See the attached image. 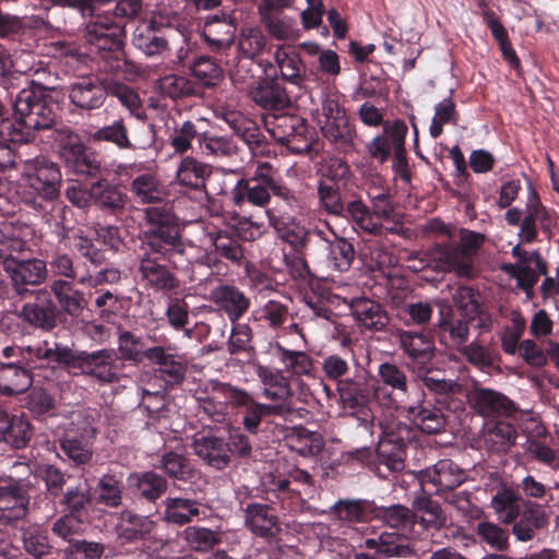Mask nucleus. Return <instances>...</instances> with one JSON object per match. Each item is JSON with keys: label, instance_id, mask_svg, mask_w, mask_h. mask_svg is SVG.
<instances>
[{"label": "nucleus", "instance_id": "nucleus-6", "mask_svg": "<svg viewBox=\"0 0 559 559\" xmlns=\"http://www.w3.org/2000/svg\"><path fill=\"white\" fill-rule=\"evenodd\" d=\"M85 41L102 55L103 70L107 73H124L133 64L124 53V25L108 15H96L86 24Z\"/></svg>", "mask_w": 559, "mask_h": 559}, {"label": "nucleus", "instance_id": "nucleus-63", "mask_svg": "<svg viewBox=\"0 0 559 559\" xmlns=\"http://www.w3.org/2000/svg\"><path fill=\"white\" fill-rule=\"evenodd\" d=\"M159 467L168 477L182 481H188L195 475L190 460L185 454L174 451L165 452L162 455Z\"/></svg>", "mask_w": 559, "mask_h": 559}, {"label": "nucleus", "instance_id": "nucleus-12", "mask_svg": "<svg viewBox=\"0 0 559 559\" xmlns=\"http://www.w3.org/2000/svg\"><path fill=\"white\" fill-rule=\"evenodd\" d=\"M219 392L228 400L234 408L239 409L242 415V425L247 432L258 435L261 430V424L266 418L282 417L285 408L282 405H271L258 402L254 396L238 386L227 383H219L217 385Z\"/></svg>", "mask_w": 559, "mask_h": 559}, {"label": "nucleus", "instance_id": "nucleus-33", "mask_svg": "<svg viewBox=\"0 0 559 559\" xmlns=\"http://www.w3.org/2000/svg\"><path fill=\"white\" fill-rule=\"evenodd\" d=\"M127 483L136 498L151 503H155L168 489L167 479L155 471L131 473Z\"/></svg>", "mask_w": 559, "mask_h": 559}, {"label": "nucleus", "instance_id": "nucleus-8", "mask_svg": "<svg viewBox=\"0 0 559 559\" xmlns=\"http://www.w3.org/2000/svg\"><path fill=\"white\" fill-rule=\"evenodd\" d=\"M180 14L175 10L157 7L151 19L136 26L132 36L133 46L146 57H162L169 51L167 33L179 27Z\"/></svg>", "mask_w": 559, "mask_h": 559}, {"label": "nucleus", "instance_id": "nucleus-26", "mask_svg": "<svg viewBox=\"0 0 559 559\" xmlns=\"http://www.w3.org/2000/svg\"><path fill=\"white\" fill-rule=\"evenodd\" d=\"M245 525L257 537L266 542L277 538L281 522L276 510L266 503L248 502L243 508Z\"/></svg>", "mask_w": 559, "mask_h": 559}, {"label": "nucleus", "instance_id": "nucleus-40", "mask_svg": "<svg viewBox=\"0 0 559 559\" xmlns=\"http://www.w3.org/2000/svg\"><path fill=\"white\" fill-rule=\"evenodd\" d=\"M525 499L516 489L501 484L491 496L490 506L504 524H512L521 514Z\"/></svg>", "mask_w": 559, "mask_h": 559}, {"label": "nucleus", "instance_id": "nucleus-42", "mask_svg": "<svg viewBox=\"0 0 559 559\" xmlns=\"http://www.w3.org/2000/svg\"><path fill=\"white\" fill-rule=\"evenodd\" d=\"M397 130L403 133V140L406 139L408 127L401 120L386 122L383 127V132L376 135L368 144L367 152L369 156L377 160L379 164H384L389 160L392 152H395V144L393 142V132Z\"/></svg>", "mask_w": 559, "mask_h": 559}, {"label": "nucleus", "instance_id": "nucleus-24", "mask_svg": "<svg viewBox=\"0 0 559 559\" xmlns=\"http://www.w3.org/2000/svg\"><path fill=\"white\" fill-rule=\"evenodd\" d=\"M255 374L262 384V396L270 400L272 402L270 403L271 405H282L285 408L284 415L286 417L292 415L290 400L293 390L289 378L284 376L281 370L271 369L263 365L257 366Z\"/></svg>", "mask_w": 559, "mask_h": 559}, {"label": "nucleus", "instance_id": "nucleus-37", "mask_svg": "<svg viewBox=\"0 0 559 559\" xmlns=\"http://www.w3.org/2000/svg\"><path fill=\"white\" fill-rule=\"evenodd\" d=\"M156 523L147 515H140L131 510L120 513L115 531L122 543H135L147 539L155 530Z\"/></svg>", "mask_w": 559, "mask_h": 559}, {"label": "nucleus", "instance_id": "nucleus-47", "mask_svg": "<svg viewBox=\"0 0 559 559\" xmlns=\"http://www.w3.org/2000/svg\"><path fill=\"white\" fill-rule=\"evenodd\" d=\"M323 235L324 231L318 227L306 229L298 224H290L284 228L282 238L293 247L295 253L314 257L313 248H317L318 240H322Z\"/></svg>", "mask_w": 559, "mask_h": 559}, {"label": "nucleus", "instance_id": "nucleus-53", "mask_svg": "<svg viewBox=\"0 0 559 559\" xmlns=\"http://www.w3.org/2000/svg\"><path fill=\"white\" fill-rule=\"evenodd\" d=\"M211 173L212 168L210 165L194 157L187 156L181 160L177 169V179L181 186L201 190L205 187L206 179Z\"/></svg>", "mask_w": 559, "mask_h": 559}, {"label": "nucleus", "instance_id": "nucleus-2", "mask_svg": "<svg viewBox=\"0 0 559 559\" xmlns=\"http://www.w3.org/2000/svg\"><path fill=\"white\" fill-rule=\"evenodd\" d=\"M58 104L50 93L39 85L20 91L13 103L15 120H2L0 136L12 143H27L35 139V132L57 130Z\"/></svg>", "mask_w": 559, "mask_h": 559}, {"label": "nucleus", "instance_id": "nucleus-46", "mask_svg": "<svg viewBox=\"0 0 559 559\" xmlns=\"http://www.w3.org/2000/svg\"><path fill=\"white\" fill-rule=\"evenodd\" d=\"M376 503L365 499H340L331 507V512L340 520L361 523L374 519Z\"/></svg>", "mask_w": 559, "mask_h": 559}, {"label": "nucleus", "instance_id": "nucleus-29", "mask_svg": "<svg viewBox=\"0 0 559 559\" xmlns=\"http://www.w3.org/2000/svg\"><path fill=\"white\" fill-rule=\"evenodd\" d=\"M349 308L355 321L364 330L383 332L391 321L385 306L367 297L353 298Z\"/></svg>", "mask_w": 559, "mask_h": 559}, {"label": "nucleus", "instance_id": "nucleus-60", "mask_svg": "<svg viewBox=\"0 0 559 559\" xmlns=\"http://www.w3.org/2000/svg\"><path fill=\"white\" fill-rule=\"evenodd\" d=\"M318 181L347 188L354 179L348 163L342 157H330L319 171Z\"/></svg>", "mask_w": 559, "mask_h": 559}, {"label": "nucleus", "instance_id": "nucleus-61", "mask_svg": "<svg viewBox=\"0 0 559 559\" xmlns=\"http://www.w3.org/2000/svg\"><path fill=\"white\" fill-rule=\"evenodd\" d=\"M321 365L324 377L334 382L336 388L354 374V368H359L353 356L345 358L337 354L324 357Z\"/></svg>", "mask_w": 559, "mask_h": 559}, {"label": "nucleus", "instance_id": "nucleus-10", "mask_svg": "<svg viewBox=\"0 0 559 559\" xmlns=\"http://www.w3.org/2000/svg\"><path fill=\"white\" fill-rule=\"evenodd\" d=\"M34 487L31 477L0 474V525L19 527L24 524Z\"/></svg>", "mask_w": 559, "mask_h": 559}, {"label": "nucleus", "instance_id": "nucleus-22", "mask_svg": "<svg viewBox=\"0 0 559 559\" xmlns=\"http://www.w3.org/2000/svg\"><path fill=\"white\" fill-rule=\"evenodd\" d=\"M429 261L433 270L442 273H455L459 277L474 276V264L467 262L456 242L433 243L429 250Z\"/></svg>", "mask_w": 559, "mask_h": 559}, {"label": "nucleus", "instance_id": "nucleus-34", "mask_svg": "<svg viewBox=\"0 0 559 559\" xmlns=\"http://www.w3.org/2000/svg\"><path fill=\"white\" fill-rule=\"evenodd\" d=\"M211 299L233 323L242 318L251 305L250 299L243 292L234 285L226 284L214 288L211 294Z\"/></svg>", "mask_w": 559, "mask_h": 559}, {"label": "nucleus", "instance_id": "nucleus-20", "mask_svg": "<svg viewBox=\"0 0 559 559\" xmlns=\"http://www.w3.org/2000/svg\"><path fill=\"white\" fill-rule=\"evenodd\" d=\"M448 409L433 402L429 395H424L415 405L406 408L411 424L426 435L442 432L448 424Z\"/></svg>", "mask_w": 559, "mask_h": 559}, {"label": "nucleus", "instance_id": "nucleus-52", "mask_svg": "<svg viewBox=\"0 0 559 559\" xmlns=\"http://www.w3.org/2000/svg\"><path fill=\"white\" fill-rule=\"evenodd\" d=\"M374 519L396 530L397 533L409 534L416 526V515L414 511L402 504H393L390 507L376 506Z\"/></svg>", "mask_w": 559, "mask_h": 559}, {"label": "nucleus", "instance_id": "nucleus-51", "mask_svg": "<svg viewBox=\"0 0 559 559\" xmlns=\"http://www.w3.org/2000/svg\"><path fill=\"white\" fill-rule=\"evenodd\" d=\"M378 377L380 388H390L389 392L393 397H404L408 394L409 381L406 370L403 366L394 361H383L378 366Z\"/></svg>", "mask_w": 559, "mask_h": 559}, {"label": "nucleus", "instance_id": "nucleus-3", "mask_svg": "<svg viewBox=\"0 0 559 559\" xmlns=\"http://www.w3.org/2000/svg\"><path fill=\"white\" fill-rule=\"evenodd\" d=\"M25 242L19 238L0 241V263L5 272L15 297L26 299L36 292L48 277L46 261L25 258Z\"/></svg>", "mask_w": 559, "mask_h": 559}, {"label": "nucleus", "instance_id": "nucleus-16", "mask_svg": "<svg viewBox=\"0 0 559 559\" xmlns=\"http://www.w3.org/2000/svg\"><path fill=\"white\" fill-rule=\"evenodd\" d=\"M263 76L253 80L248 87V96L260 108L282 111L290 107L292 100L286 88L277 78L275 67L267 62L263 69Z\"/></svg>", "mask_w": 559, "mask_h": 559}, {"label": "nucleus", "instance_id": "nucleus-4", "mask_svg": "<svg viewBox=\"0 0 559 559\" xmlns=\"http://www.w3.org/2000/svg\"><path fill=\"white\" fill-rule=\"evenodd\" d=\"M21 199L34 210H44L46 202H53L61 194L60 167L45 155L21 162Z\"/></svg>", "mask_w": 559, "mask_h": 559}, {"label": "nucleus", "instance_id": "nucleus-11", "mask_svg": "<svg viewBox=\"0 0 559 559\" xmlns=\"http://www.w3.org/2000/svg\"><path fill=\"white\" fill-rule=\"evenodd\" d=\"M412 373L423 384L421 396L429 395L433 402L443 405L449 413L457 417L465 412V395L462 393L461 385L445 379L442 370L433 368L432 364H427Z\"/></svg>", "mask_w": 559, "mask_h": 559}, {"label": "nucleus", "instance_id": "nucleus-14", "mask_svg": "<svg viewBox=\"0 0 559 559\" xmlns=\"http://www.w3.org/2000/svg\"><path fill=\"white\" fill-rule=\"evenodd\" d=\"M408 425L397 421L388 425L382 433L374 454L379 471L384 467L388 474L402 472L405 467L406 448L412 440Z\"/></svg>", "mask_w": 559, "mask_h": 559}, {"label": "nucleus", "instance_id": "nucleus-36", "mask_svg": "<svg viewBox=\"0 0 559 559\" xmlns=\"http://www.w3.org/2000/svg\"><path fill=\"white\" fill-rule=\"evenodd\" d=\"M194 453L209 466L222 471L229 466L230 457L226 439L207 435L194 438L192 442Z\"/></svg>", "mask_w": 559, "mask_h": 559}, {"label": "nucleus", "instance_id": "nucleus-54", "mask_svg": "<svg viewBox=\"0 0 559 559\" xmlns=\"http://www.w3.org/2000/svg\"><path fill=\"white\" fill-rule=\"evenodd\" d=\"M275 61L280 68L283 80L301 86L306 76V66L300 55L295 49H277L275 52Z\"/></svg>", "mask_w": 559, "mask_h": 559}, {"label": "nucleus", "instance_id": "nucleus-38", "mask_svg": "<svg viewBox=\"0 0 559 559\" xmlns=\"http://www.w3.org/2000/svg\"><path fill=\"white\" fill-rule=\"evenodd\" d=\"M484 445L490 453H508L515 444L518 429L507 419L486 423L483 430Z\"/></svg>", "mask_w": 559, "mask_h": 559}, {"label": "nucleus", "instance_id": "nucleus-62", "mask_svg": "<svg viewBox=\"0 0 559 559\" xmlns=\"http://www.w3.org/2000/svg\"><path fill=\"white\" fill-rule=\"evenodd\" d=\"M262 24L276 39L285 40L297 35L295 21L281 11L259 12Z\"/></svg>", "mask_w": 559, "mask_h": 559}, {"label": "nucleus", "instance_id": "nucleus-25", "mask_svg": "<svg viewBox=\"0 0 559 559\" xmlns=\"http://www.w3.org/2000/svg\"><path fill=\"white\" fill-rule=\"evenodd\" d=\"M236 32V19L231 14L219 12L205 17L202 37L211 51L219 52L233 46Z\"/></svg>", "mask_w": 559, "mask_h": 559}, {"label": "nucleus", "instance_id": "nucleus-59", "mask_svg": "<svg viewBox=\"0 0 559 559\" xmlns=\"http://www.w3.org/2000/svg\"><path fill=\"white\" fill-rule=\"evenodd\" d=\"M227 349L230 355L242 357L243 362H250L255 356L252 345V330L248 324L234 323L230 336L227 341Z\"/></svg>", "mask_w": 559, "mask_h": 559}, {"label": "nucleus", "instance_id": "nucleus-57", "mask_svg": "<svg viewBox=\"0 0 559 559\" xmlns=\"http://www.w3.org/2000/svg\"><path fill=\"white\" fill-rule=\"evenodd\" d=\"M286 442L293 451L305 457L319 454L324 447L321 435L305 427L294 428L286 437Z\"/></svg>", "mask_w": 559, "mask_h": 559}, {"label": "nucleus", "instance_id": "nucleus-21", "mask_svg": "<svg viewBox=\"0 0 559 559\" xmlns=\"http://www.w3.org/2000/svg\"><path fill=\"white\" fill-rule=\"evenodd\" d=\"M467 479L466 472L452 460H440L432 467L419 473L421 486L431 485L432 493L443 495L453 491Z\"/></svg>", "mask_w": 559, "mask_h": 559}, {"label": "nucleus", "instance_id": "nucleus-13", "mask_svg": "<svg viewBox=\"0 0 559 559\" xmlns=\"http://www.w3.org/2000/svg\"><path fill=\"white\" fill-rule=\"evenodd\" d=\"M263 123L274 141L286 145L292 152L302 153L310 148L308 124L302 117L284 110L273 111L263 116Z\"/></svg>", "mask_w": 559, "mask_h": 559}, {"label": "nucleus", "instance_id": "nucleus-55", "mask_svg": "<svg viewBox=\"0 0 559 559\" xmlns=\"http://www.w3.org/2000/svg\"><path fill=\"white\" fill-rule=\"evenodd\" d=\"M200 514V503L197 500L181 497H168L165 500L164 518L168 523L185 525Z\"/></svg>", "mask_w": 559, "mask_h": 559}, {"label": "nucleus", "instance_id": "nucleus-64", "mask_svg": "<svg viewBox=\"0 0 559 559\" xmlns=\"http://www.w3.org/2000/svg\"><path fill=\"white\" fill-rule=\"evenodd\" d=\"M159 91L164 96L177 100L199 95L200 87L186 76L170 74L159 80Z\"/></svg>", "mask_w": 559, "mask_h": 559}, {"label": "nucleus", "instance_id": "nucleus-32", "mask_svg": "<svg viewBox=\"0 0 559 559\" xmlns=\"http://www.w3.org/2000/svg\"><path fill=\"white\" fill-rule=\"evenodd\" d=\"M96 429L85 427L82 431H67L59 440L60 450L75 465L87 464L93 456L92 440Z\"/></svg>", "mask_w": 559, "mask_h": 559}, {"label": "nucleus", "instance_id": "nucleus-31", "mask_svg": "<svg viewBox=\"0 0 559 559\" xmlns=\"http://www.w3.org/2000/svg\"><path fill=\"white\" fill-rule=\"evenodd\" d=\"M468 400L474 409L484 417H510L516 412L513 401L491 389H477Z\"/></svg>", "mask_w": 559, "mask_h": 559}, {"label": "nucleus", "instance_id": "nucleus-43", "mask_svg": "<svg viewBox=\"0 0 559 559\" xmlns=\"http://www.w3.org/2000/svg\"><path fill=\"white\" fill-rule=\"evenodd\" d=\"M365 545L369 549H374L380 556L392 558H407L413 555L409 545L408 534L383 532L378 537L368 538Z\"/></svg>", "mask_w": 559, "mask_h": 559}, {"label": "nucleus", "instance_id": "nucleus-18", "mask_svg": "<svg viewBox=\"0 0 559 559\" xmlns=\"http://www.w3.org/2000/svg\"><path fill=\"white\" fill-rule=\"evenodd\" d=\"M271 170L272 167L264 163L258 166L253 176L238 179L230 191L234 205L241 207L249 203L253 206L265 207L270 203Z\"/></svg>", "mask_w": 559, "mask_h": 559}, {"label": "nucleus", "instance_id": "nucleus-44", "mask_svg": "<svg viewBox=\"0 0 559 559\" xmlns=\"http://www.w3.org/2000/svg\"><path fill=\"white\" fill-rule=\"evenodd\" d=\"M317 248H323L326 251V259L332 267L338 272H346L350 269L355 259L354 245L343 237L333 234V239L322 236L319 238Z\"/></svg>", "mask_w": 559, "mask_h": 559}, {"label": "nucleus", "instance_id": "nucleus-15", "mask_svg": "<svg viewBox=\"0 0 559 559\" xmlns=\"http://www.w3.org/2000/svg\"><path fill=\"white\" fill-rule=\"evenodd\" d=\"M147 361L167 386H179L186 381L189 360L176 344L166 341L148 347Z\"/></svg>", "mask_w": 559, "mask_h": 559}, {"label": "nucleus", "instance_id": "nucleus-7", "mask_svg": "<svg viewBox=\"0 0 559 559\" xmlns=\"http://www.w3.org/2000/svg\"><path fill=\"white\" fill-rule=\"evenodd\" d=\"M52 142L68 171L81 178H97L103 167L96 155L88 150L82 138L69 127L52 131Z\"/></svg>", "mask_w": 559, "mask_h": 559}, {"label": "nucleus", "instance_id": "nucleus-1", "mask_svg": "<svg viewBox=\"0 0 559 559\" xmlns=\"http://www.w3.org/2000/svg\"><path fill=\"white\" fill-rule=\"evenodd\" d=\"M146 223L141 235L138 273L143 286L168 294L180 287L176 275L177 259L186 253V242L171 206L166 204L144 210Z\"/></svg>", "mask_w": 559, "mask_h": 559}, {"label": "nucleus", "instance_id": "nucleus-50", "mask_svg": "<svg viewBox=\"0 0 559 559\" xmlns=\"http://www.w3.org/2000/svg\"><path fill=\"white\" fill-rule=\"evenodd\" d=\"M124 475L121 471H109L96 485V502L108 508H118L122 503Z\"/></svg>", "mask_w": 559, "mask_h": 559}, {"label": "nucleus", "instance_id": "nucleus-5", "mask_svg": "<svg viewBox=\"0 0 559 559\" xmlns=\"http://www.w3.org/2000/svg\"><path fill=\"white\" fill-rule=\"evenodd\" d=\"M55 364L73 376H86L102 384L118 382L124 367L114 349L73 350L59 343H56Z\"/></svg>", "mask_w": 559, "mask_h": 559}, {"label": "nucleus", "instance_id": "nucleus-35", "mask_svg": "<svg viewBox=\"0 0 559 559\" xmlns=\"http://www.w3.org/2000/svg\"><path fill=\"white\" fill-rule=\"evenodd\" d=\"M92 201L97 209L117 214L124 209L128 195L120 185L100 176L92 183Z\"/></svg>", "mask_w": 559, "mask_h": 559}, {"label": "nucleus", "instance_id": "nucleus-48", "mask_svg": "<svg viewBox=\"0 0 559 559\" xmlns=\"http://www.w3.org/2000/svg\"><path fill=\"white\" fill-rule=\"evenodd\" d=\"M21 530L22 547L26 555L33 559H43L52 552L48 532L39 524L19 525Z\"/></svg>", "mask_w": 559, "mask_h": 559}, {"label": "nucleus", "instance_id": "nucleus-30", "mask_svg": "<svg viewBox=\"0 0 559 559\" xmlns=\"http://www.w3.org/2000/svg\"><path fill=\"white\" fill-rule=\"evenodd\" d=\"M48 292L55 298L60 316L64 313L78 319L87 307L84 292L78 289L72 281L55 278L50 282Z\"/></svg>", "mask_w": 559, "mask_h": 559}, {"label": "nucleus", "instance_id": "nucleus-9", "mask_svg": "<svg viewBox=\"0 0 559 559\" xmlns=\"http://www.w3.org/2000/svg\"><path fill=\"white\" fill-rule=\"evenodd\" d=\"M344 408L359 409L367 407L372 400L388 409H397L400 401L369 379L365 369L354 368V374L336 388Z\"/></svg>", "mask_w": 559, "mask_h": 559}, {"label": "nucleus", "instance_id": "nucleus-19", "mask_svg": "<svg viewBox=\"0 0 559 559\" xmlns=\"http://www.w3.org/2000/svg\"><path fill=\"white\" fill-rule=\"evenodd\" d=\"M34 299L25 302L15 316L32 328L50 332L57 324L60 310L47 288H39L33 293Z\"/></svg>", "mask_w": 559, "mask_h": 559}, {"label": "nucleus", "instance_id": "nucleus-45", "mask_svg": "<svg viewBox=\"0 0 559 559\" xmlns=\"http://www.w3.org/2000/svg\"><path fill=\"white\" fill-rule=\"evenodd\" d=\"M439 314L438 328L440 337H445L444 334L448 333L452 345L461 348L468 340V321L464 317H456L452 307L447 305L440 308Z\"/></svg>", "mask_w": 559, "mask_h": 559}, {"label": "nucleus", "instance_id": "nucleus-49", "mask_svg": "<svg viewBox=\"0 0 559 559\" xmlns=\"http://www.w3.org/2000/svg\"><path fill=\"white\" fill-rule=\"evenodd\" d=\"M34 382V372L0 364V395L13 397L28 391Z\"/></svg>", "mask_w": 559, "mask_h": 559}, {"label": "nucleus", "instance_id": "nucleus-27", "mask_svg": "<svg viewBox=\"0 0 559 559\" xmlns=\"http://www.w3.org/2000/svg\"><path fill=\"white\" fill-rule=\"evenodd\" d=\"M395 337L405 356L408 358V368L416 370L427 364H432L436 356L435 342L423 332L397 329Z\"/></svg>", "mask_w": 559, "mask_h": 559}, {"label": "nucleus", "instance_id": "nucleus-41", "mask_svg": "<svg viewBox=\"0 0 559 559\" xmlns=\"http://www.w3.org/2000/svg\"><path fill=\"white\" fill-rule=\"evenodd\" d=\"M324 139L333 147L344 154L356 152L357 132L355 126L349 122L348 117L338 118L336 121L324 122L321 127Z\"/></svg>", "mask_w": 559, "mask_h": 559}, {"label": "nucleus", "instance_id": "nucleus-23", "mask_svg": "<svg viewBox=\"0 0 559 559\" xmlns=\"http://www.w3.org/2000/svg\"><path fill=\"white\" fill-rule=\"evenodd\" d=\"M107 79L97 75L79 78L69 86L70 103L83 111L99 109L107 99Z\"/></svg>", "mask_w": 559, "mask_h": 559}, {"label": "nucleus", "instance_id": "nucleus-56", "mask_svg": "<svg viewBox=\"0 0 559 559\" xmlns=\"http://www.w3.org/2000/svg\"><path fill=\"white\" fill-rule=\"evenodd\" d=\"M416 525L424 530H439L445 523V514L439 502L428 496L418 497L414 501Z\"/></svg>", "mask_w": 559, "mask_h": 559}, {"label": "nucleus", "instance_id": "nucleus-17", "mask_svg": "<svg viewBox=\"0 0 559 559\" xmlns=\"http://www.w3.org/2000/svg\"><path fill=\"white\" fill-rule=\"evenodd\" d=\"M55 355L56 343L50 347L47 341L26 346L12 342L0 347V364L34 372L43 368L45 361L55 362Z\"/></svg>", "mask_w": 559, "mask_h": 559}, {"label": "nucleus", "instance_id": "nucleus-58", "mask_svg": "<svg viewBox=\"0 0 559 559\" xmlns=\"http://www.w3.org/2000/svg\"><path fill=\"white\" fill-rule=\"evenodd\" d=\"M59 504L63 507L67 514L80 518L92 504L90 485L83 481L75 486H69L60 496Z\"/></svg>", "mask_w": 559, "mask_h": 559}, {"label": "nucleus", "instance_id": "nucleus-28", "mask_svg": "<svg viewBox=\"0 0 559 559\" xmlns=\"http://www.w3.org/2000/svg\"><path fill=\"white\" fill-rule=\"evenodd\" d=\"M539 503L533 500H525L518 520L512 522V534L520 542H530L536 534L549 525L550 512L548 502Z\"/></svg>", "mask_w": 559, "mask_h": 559}, {"label": "nucleus", "instance_id": "nucleus-39", "mask_svg": "<svg viewBox=\"0 0 559 559\" xmlns=\"http://www.w3.org/2000/svg\"><path fill=\"white\" fill-rule=\"evenodd\" d=\"M31 424L23 416L0 408V442L12 449H23L31 441Z\"/></svg>", "mask_w": 559, "mask_h": 559}]
</instances>
